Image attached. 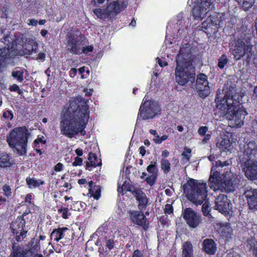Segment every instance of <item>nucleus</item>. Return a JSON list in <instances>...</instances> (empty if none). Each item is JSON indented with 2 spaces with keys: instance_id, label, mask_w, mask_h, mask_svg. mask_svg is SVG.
I'll list each match as a JSON object with an SVG mask.
<instances>
[{
  "instance_id": "f257e3e1",
  "label": "nucleus",
  "mask_w": 257,
  "mask_h": 257,
  "mask_svg": "<svg viewBox=\"0 0 257 257\" xmlns=\"http://www.w3.org/2000/svg\"><path fill=\"white\" fill-rule=\"evenodd\" d=\"M88 100H80L78 98H71L69 106L61 115L60 121L61 134L72 139L80 134L85 136V130L88 122L90 111Z\"/></svg>"
},
{
  "instance_id": "f03ea898",
  "label": "nucleus",
  "mask_w": 257,
  "mask_h": 257,
  "mask_svg": "<svg viewBox=\"0 0 257 257\" xmlns=\"http://www.w3.org/2000/svg\"><path fill=\"white\" fill-rule=\"evenodd\" d=\"M22 43V48L18 52L19 55L26 56L31 55L33 52L36 53L38 48V43L35 39L29 38L24 41L20 36L15 35L12 38L10 35H7L0 41V73L2 72V67L7 60L15 55L18 45Z\"/></svg>"
},
{
  "instance_id": "7ed1b4c3",
  "label": "nucleus",
  "mask_w": 257,
  "mask_h": 257,
  "mask_svg": "<svg viewBox=\"0 0 257 257\" xmlns=\"http://www.w3.org/2000/svg\"><path fill=\"white\" fill-rule=\"evenodd\" d=\"M215 102L216 107L228 120L234 121L236 126L241 127L244 124L247 112L240 102L238 97L225 94L223 98H220L217 95Z\"/></svg>"
},
{
  "instance_id": "20e7f679",
  "label": "nucleus",
  "mask_w": 257,
  "mask_h": 257,
  "mask_svg": "<svg viewBox=\"0 0 257 257\" xmlns=\"http://www.w3.org/2000/svg\"><path fill=\"white\" fill-rule=\"evenodd\" d=\"M250 31V29H248L243 21L239 20L236 28L238 39L231 42L230 48L234 59L236 60H239L246 55L245 61L247 63L251 61L252 55L251 40L253 36Z\"/></svg>"
},
{
  "instance_id": "39448f33",
  "label": "nucleus",
  "mask_w": 257,
  "mask_h": 257,
  "mask_svg": "<svg viewBox=\"0 0 257 257\" xmlns=\"http://www.w3.org/2000/svg\"><path fill=\"white\" fill-rule=\"evenodd\" d=\"M182 187L184 193L187 194V198L190 201L197 206L203 204L202 212L205 216L210 215L208 201H205L203 203L207 196L206 183H201L198 180L190 178Z\"/></svg>"
},
{
  "instance_id": "423d86ee",
  "label": "nucleus",
  "mask_w": 257,
  "mask_h": 257,
  "mask_svg": "<svg viewBox=\"0 0 257 257\" xmlns=\"http://www.w3.org/2000/svg\"><path fill=\"white\" fill-rule=\"evenodd\" d=\"M29 136V134L26 127H16L8 134L6 141L9 147L22 156L27 153Z\"/></svg>"
},
{
  "instance_id": "0eeeda50",
  "label": "nucleus",
  "mask_w": 257,
  "mask_h": 257,
  "mask_svg": "<svg viewBox=\"0 0 257 257\" xmlns=\"http://www.w3.org/2000/svg\"><path fill=\"white\" fill-rule=\"evenodd\" d=\"M175 74L176 81L180 85L193 84L195 81V68L191 61L176 64Z\"/></svg>"
},
{
  "instance_id": "6e6552de",
  "label": "nucleus",
  "mask_w": 257,
  "mask_h": 257,
  "mask_svg": "<svg viewBox=\"0 0 257 257\" xmlns=\"http://www.w3.org/2000/svg\"><path fill=\"white\" fill-rule=\"evenodd\" d=\"M127 6L125 1L117 0L110 3L105 9H95L93 12L100 19H113L126 9Z\"/></svg>"
},
{
  "instance_id": "1a4fd4ad",
  "label": "nucleus",
  "mask_w": 257,
  "mask_h": 257,
  "mask_svg": "<svg viewBox=\"0 0 257 257\" xmlns=\"http://www.w3.org/2000/svg\"><path fill=\"white\" fill-rule=\"evenodd\" d=\"M30 248L24 249L21 246L17 245L13 243L12 246V251L10 257H34L35 252H38L41 248L40 242L35 237H33L29 243Z\"/></svg>"
},
{
  "instance_id": "9d476101",
  "label": "nucleus",
  "mask_w": 257,
  "mask_h": 257,
  "mask_svg": "<svg viewBox=\"0 0 257 257\" xmlns=\"http://www.w3.org/2000/svg\"><path fill=\"white\" fill-rule=\"evenodd\" d=\"M161 108L159 103L155 101L145 100L141 104L139 111V115L144 120L153 118L161 113Z\"/></svg>"
},
{
  "instance_id": "9b49d317",
  "label": "nucleus",
  "mask_w": 257,
  "mask_h": 257,
  "mask_svg": "<svg viewBox=\"0 0 257 257\" xmlns=\"http://www.w3.org/2000/svg\"><path fill=\"white\" fill-rule=\"evenodd\" d=\"M86 38L81 33L71 34L67 39V50L75 55H80L82 47L85 45Z\"/></svg>"
},
{
  "instance_id": "f8f14e48",
  "label": "nucleus",
  "mask_w": 257,
  "mask_h": 257,
  "mask_svg": "<svg viewBox=\"0 0 257 257\" xmlns=\"http://www.w3.org/2000/svg\"><path fill=\"white\" fill-rule=\"evenodd\" d=\"M181 216L190 228H196L202 223L200 214L190 207L182 209Z\"/></svg>"
},
{
  "instance_id": "ddd939ff",
  "label": "nucleus",
  "mask_w": 257,
  "mask_h": 257,
  "mask_svg": "<svg viewBox=\"0 0 257 257\" xmlns=\"http://www.w3.org/2000/svg\"><path fill=\"white\" fill-rule=\"evenodd\" d=\"M215 209L225 216L232 214V205L228 197L224 194H219L215 199Z\"/></svg>"
},
{
  "instance_id": "4468645a",
  "label": "nucleus",
  "mask_w": 257,
  "mask_h": 257,
  "mask_svg": "<svg viewBox=\"0 0 257 257\" xmlns=\"http://www.w3.org/2000/svg\"><path fill=\"white\" fill-rule=\"evenodd\" d=\"M195 88L199 96L202 98H205L209 95L210 88L206 75L200 73L197 75Z\"/></svg>"
},
{
  "instance_id": "2eb2a0df",
  "label": "nucleus",
  "mask_w": 257,
  "mask_h": 257,
  "mask_svg": "<svg viewBox=\"0 0 257 257\" xmlns=\"http://www.w3.org/2000/svg\"><path fill=\"white\" fill-rule=\"evenodd\" d=\"M143 211L130 210L127 211V214L134 224L142 227L144 230L146 231L149 228V224L147 222V219Z\"/></svg>"
},
{
  "instance_id": "dca6fc26",
  "label": "nucleus",
  "mask_w": 257,
  "mask_h": 257,
  "mask_svg": "<svg viewBox=\"0 0 257 257\" xmlns=\"http://www.w3.org/2000/svg\"><path fill=\"white\" fill-rule=\"evenodd\" d=\"M26 222L25 218H22L18 216L17 219L11 225L10 227L13 234H16V239L17 241H21L26 237L28 231L24 229Z\"/></svg>"
},
{
  "instance_id": "f3484780",
  "label": "nucleus",
  "mask_w": 257,
  "mask_h": 257,
  "mask_svg": "<svg viewBox=\"0 0 257 257\" xmlns=\"http://www.w3.org/2000/svg\"><path fill=\"white\" fill-rule=\"evenodd\" d=\"M243 171L245 177L250 181L257 180V161L246 160L244 162Z\"/></svg>"
},
{
  "instance_id": "a211bd4d",
  "label": "nucleus",
  "mask_w": 257,
  "mask_h": 257,
  "mask_svg": "<svg viewBox=\"0 0 257 257\" xmlns=\"http://www.w3.org/2000/svg\"><path fill=\"white\" fill-rule=\"evenodd\" d=\"M245 196L249 208L257 211V189L247 188L244 191Z\"/></svg>"
},
{
  "instance_id": "6ab92c4d",
  "label": "nucleus",
  "mask_w": 257,
  "mask_h": 257,
  "mask_svg": "<svg viewBox=\"0 0 257 257\" xmlns=\"http://www.w3.org/2000/svg\"><path fill=\"white\" fill-rule=\"evenodd\" d=\"M192 47L189 44H185L180 47L178 54L176 57V64H183L188 62V58L191 57Z\"/></svg>"
},
{
  "instance_id": "aec40b11",
  "label": "nucleus",
  "mask_w": 257,
  "mask_h": 257,
  "mask_svg": "<svg viewBox=\"0 0 257 257\" xmlns=\"http://www.w3.org/2000/svg\"><path fill=\"white\" fill-rule=\"evenodd\" d=\"M243 155L247 156V160L257 159V144L253 140L246 141L244 145Z\"/></svg>"
},
{
  "instance_id": "412c9836",
  "label": "nucleus",
  "mask_w": 257,
  "mask_h": 257,
  "mask_svg": "<svg viewBox=\"0 0 257 257\" xmlns=\"http://www.w3.org/2000/svg\"><path fill=\"white\" fill-rule=\"evenodd\" d=\"M224 177V180L220 186L222 187L226 192H234L236 187L234 177L233 176H230V174L227 172L225 173Z\"/></svg>"
},
{
  "instance_id": "4be33fe9",
  "label": "nucleus",
  "mask_w": 257,
  "mask_h": 257,
  "mask_svg": "<svg viewBox=\"0 0 257 257\" xmlns=\"http://www.w3.org/2000/svg\"><path fill=\"white\" fill-rule=\"evenodd\" d=\"M214 166L211 168V174L209 179L210 184L212 186L220 187L224 180L225 174H221L219 171H213Z\"/></svg>"
},
{
  "instance_id": "5701e85b",
  "label": "nucleus",
  "mask_w": 257,
  "mask_h": 257,
  "mask_svg": "<svg viewBox=\"0 0 257 257\" xmlns=\"http://www.w3.org/2000/svg\"><path fill=\"white\" fill-rule=\"evenodd\" d=\"M202 249L207 254L213 255L216 252L217 247L212 239L206 238L203 241Z\"/></svg>"
},
{
  "instance_id": "b1692460",
  "label": "nucleus",
  "mask_w": 257,
  "mask_h": 257,
  "mask_svg": "<svg viewBox=\"0 0 257 257\" xmlns=\"http://www.w3.org/2000/svg\"><path fill=\"white\" fill-rule=\"evenodd\" d=\"M254 228H255V226H252V228L247 229L248 234L250 235V237L247 239V245H249L250 248L252 249L254 256L257 257V241L254 237L255 234V233L254 232Z\"/></svg>"
},
{
  "instance_id": "393cba45",
  "label": "nucleus",
  "mask_w": 257,
  "mask_h": 257,
  "mask_svg": "<svg viewBox=\"0 0 257 257\" xmlns=\"http://www.w3.org/2000/svg\"><path fill=\"white\" fill-rule=\"evenodd\" d=\"M136 199L139 202L138 208L140 210H145L148 204L149 199L146 194L141 190L136 192Z\"/></svg>"
},
{
  "instance_id": "a878e982",
  "label": "nucleus",
  "mask_w": 257,
  "mask_h": 257,
  "mask_svg": "<svg viewBox=\"0 0 257 257\" xmlns=\"http://www.w3.org/2000/svg\"><path fill=\"white\" fill-rule=\"evenodd\" d=\"M87 159L88 161L86 162L85 166L86 170L90 171V167H96L102 165L101 159H99L98 161L97 156L95 153L90 152L88 154Z\"/></svg>"
},
{
  "instance_id": "bb28decb",
  "label": "nucleus",
  "mask_w": 257,
  "mask_h": 257,
  "mask_svg": "<svg viewBox=\"0 0 257 257\" xmlns=\"http://www.w3.org/2000/svg\"><path fill=\"white\" fill-rule=\"evenodd\" d=\"M67 231H70V229L67 227L55 228L51 233L50 237L51 239L53 238L56 242H59L65 237V233Z\"/></svg>"
},
{
  "instance_id": "cd10ccee",
  "label": "nucleus",
  "mask_w": 257,
  "mask_h": 257,
  "mask_svg": "<svg viewBox=\"0 0 257 257\" xmlns=\"http://www.w3.org/2000/svg\"><path fill=\"white\" fill-rule=\"evenodd\" d=\"M193 247L190 241H185L183 245L182 257H193Z\"/></svg>"
},
{
  "instance_id": "c85d7f7f",
  "label": "nucleus",
  "mask_w": 257,
  "mask_h": 257,
  "mask_svg": "<svg viewBox=\"0 0 257 257\" xmlns=\"http://www.w3.org/2000/svg\"><path fill=\"white\" fill-rule=\"evenodd\" d=\"M216 146L223 152L229 151L231 147V143L228 138H221L219 140L216 144Z\"/></svg>"
},
{
  "instance_id": "c756f323",
  "label": "nucleus",
  "mask_w": 257,
  "mask_h": 257,
  "mask_svg": "<svg viewBox=\"0 0 257 257\" xmlns=\"http://www.w3.org/2000/svg\"><path fill=\"white\" fill-rule=\"evenodd\" d=\"M232 229L228 224H220L218 228L220 235L225 238H229L231 234Z\"/></svg>"
},
{
  "instance_id": "7c9ffc66",
  "label": "nucleus",
  "mask_w": 257,
  "mask_h": 257,
  "mask_svg": "<svg viewBox=\"0 0 257 257\" xmlns=\"http://www.w3.org/2000/svg\"><path fill=\"white\" fill-rule=\"evenodd\" d=\"M27 185L29 188H35L39 187L40 185L45 184V182L42 180H37L35 178H30L28 177L26 179Z\"/></svg>"
},
{
  "instance_id": "2f4dec72",
  "label": "nucleus",
  "mask_w": 257,
  "mask_h": 257,
  "mask_svg": "<svg viewBox=\"0 0 257 257\" xmlns=\"http://www.w3.org/2000/svg\"><path fill=\"white\" fill-rule=\"evenodd\" d=\"M205 13L195 3L191 11V15L195 20H201L203 13Z\"/></svg>"
},
{
  "instance_id": "473e14b6",
  "label": "nucleus",
  "mask_w": 257,
  "mask_h": 257,
  "mask_svg": "<svg viewBox=\"0 0 257 257\" xmlns=\"http://www.w3.org/2000/svg\"><path fill=\"white\" fill-rule=\"evenodd\" d=\"M10 159L11 157L8 154H2L0 156V167L3 168L10 167L12 165Z\"/></svg>"
},
{
  "instance_id": "72a5a7b5",
  "label": "nucleus",
  "mask_w": 257,
  "mask_h": 257,
  "mask_svg": "<svg viewBox=\"0 0 257 257\" xmlns=\"http://www.w3.org/2000/svg\"><path fill=\"white\" fill-rule=\"evenodd\" d=\"M244 10L247 11L254 5L255 0H235Z\"/></svg>"
},
{
  "instance_id": "f704fd0d",
  "label": "nucleus",
  "mask_w": 257,
  "mask_h": 257,
  "mask_svg": "<svg viewBox=\"0 0 257 257\" xmlns=\"http://www.w3.org/2000/svg\"><path fill=\"white\" fill-rule=\"evenodd\" d=\"M196 3L205 13L209 10L212 4L209 0H197Z\"/></svg>"
},
{
  "instance_id": "c9c22d12",
  "label": "nucleus",
  "mask_w": 257,
  "mask_h": 257,
  "mask_svg": "<svg viewBox=\"0 0 257 257\" xmlns=\"http://www.w3.org/2000/svg\"><path fill=\"white\" fill-rule=\"evenodd\" d=\"M161 168L165 174H167L171 171V163L166 159H162L161 161Z\"/></svg>"
},
{
  "instance_id": "e433bc0d",
  "label": "nucleus",
  "mask_w": 257,
  "mask_h": 257,
  "mask_svg": "<svg viewBox=\"0 0 257 257\" xmlns=\"http://www.w3.org/2000/svg\"><path fill=\"white\" fill-rule=\"evenodd\" d=\"M228 61L229 60L226 55L223 54L219 58L217 66L220 69H223L225 66L228 63Z\"/></svg>"
},
{
  "instance_id": "4c0bfd02",
  "label": "nucleus",
  "mask_w": 257,
  "mask_h": 257,
  "mask_svg": "<svg viewBox=\"0 0 257 257\" xmlns=\"http://www.w3.org/2000/svg\"><path fill=\"white\" fill-rule=\"evenodd\" d=\"M216 25H217L216 23L214 24L212 20L207 19L202 23L201 28L203 31H205L208 30L209 28H212V26H215L216 28H217Z\"/></svg>"
},
{
  "instance_id": "58836bf2",
  "label": "nucleus",
  "mask_w": 257,
  "mask_h": 257,
  "mask_svg": "<svg viewBox=\"0 0 257 257\" xmlns=\"http://www.w3.org/2000/svg\"><path fill=\"white\" fill-rule=\"evenodd\" d=\"M58 213L59 214H61L62 218L64 219H68L71 215V213L69 211L68 208L62 206L58 209Z\"/></svg>"
},
{
  "instance_id": "ea45409f",
  "label": "nucleus",
  "mask_w": 257,
  "mask_h": 257,
  "mask_svg": "<svg viewBox=\"0 0 257 257\" xmlns=\"http://www.w3.org/2000/svg\"><path fill=\"white\" fill-rule=\"evenodd\" d=\"M133 186L127 181H125L122 186H121L120 191V188L118 187L117 191L121 193L122 195L125 194L127 192H131Z\"/></svg>"
},
{
  "instance_id": "a19ab883",
  "label": "nucleus",
  "mask_w": 257,
  "mask_h": 257,
  "mask_svg": "<svg viewBox=\"0 0 257 257\" xmlns=\"http://www.w3.org/2000/svg\"><path fill=\"white\" fill-rule=\"evenodd\" d=\"M12 76L17 79V81L22 82L24 80V71L23 70H16L12 72Z\"/></svg>"
},
{
  "instance_id": "79ce46f5",
  "label": "nucleus",
  "mask_w": 257,
  "mask_h": 257,
  "mask_svg": "<svg viewBox=\"0 0 257 257\" xmlns=\"http://www.w3.org/2000/svg\"><path fill=\"white\" fill-rule=\"evenodd\" d=\"M157 179V173H155V174H152L150 176L147 177L145 181H146L148 185L151 187L154 186L156 183Z\"/></svg>"
},
{
  "instance_id": "37998d69",
  "label": "nucleus",
  "mask_w": 257,
  "mask_h": 257,
  "mask_svg": "<svg viewBox=\"0 0 257 257\" xmlns=\"http://www.w3.org/2000/svg\"><path fill=\"white\" fill-rule=\"evenodd\" d=\"M3 117L8 120H12L14 117V113L11 110H4L3 111Z\"/></svg>"
},
{
  "instance_id": "c03bdc74",
  "label": "nucleus",
  "mask_w": 257,
  "mask_h": 257,
  "mask_svg": "<svg viewBox=\"0 0 257 257\" xmlns=\"http://www.w3.org/2000/svg\"><path fill=\"white\" fill-rule=\"evenodd\" d=\"M32 59L39 62H44L46 59V53L45 51L40 52L38 54L35 55Z\"/></svg>"
},
{
  "instance_id": "a18cd8bd",
  "label": "nucleus",
  "mask_w": 257,
  "mask_h": 257,
  "mask_svg": "<svg viewBox=\"0 0 257 257\" xmlns=\"http://www.w3.org/2000/svg\"><path fill=\"white\" fill-rule=\"evenodd\" d=\"M156 162L152 161L151 164L147 168V171L152 174H155V173H157V169L156 167Z\"/></svg>"
},
{
  "instance_id": "49530a36",
  "label": "nucleus",
  "mask_w": 257,
  "mask_h": 257,
  "mask_svg": "<svg viewBox=\"0 0 257 257\" xmlns=\"http://www.w3.org/2000/svg\"><path fill=\"white\" fill-rule=\"evenodd\" d=\"M94 49L93 46L92 45H88L85 47H82L81 50V54L84 53L85 54H87L89 53L93 52Z\"/></svg>"
},
{
  "instance_id": "de8ad7c7",
  "label": "nucleus",
  "mask_w": 257,
  "mask_h": 257,
  "mask_svg": "<svg viewBox=\"0 0 257 257\" xmlns=\"http://www.w3.org/2000/svg\"><path fill=\"white\" fill-rule=\"evenodd\" d=\"M3 190L4 192L5 195L6 196H7V197H9L10 196H11L12 189H11V187L9 185H7V184H5L3 187Z\"/></svg>"
},
{
  "instance_id": "09e8293b",
  "label": "nucleus",
  "mask_w": 257,
  "mask_h": 257,
  "mask_svg": "<svg viewBox=\"0 0 257 257\" xmlns=\"http://www.w3.org/2000/svg\"><path fill=\"white\" fill-rule=\"evenodd\" d=\"M191 150L187 147L184 148V151L183 152L182 155L187 161H189L191 157Z\"/></svg>"
},
{
  "instance_id": "8fccbe9b",
  "label": "nucleus",
  "mask_w": 257,
  "mask_h": 257,
  "mask_svg": "<svg viewBox=\"0 0 257 257\" xmlns=\"http://www.w3.org/2000/svg\"><path fill=\"white\" fill-rule=\"evenodd\" d=\"M83 164V160L79 157H76L74 158V161L72 163V166L74 167L81 166Z\"/></svg>"
},
{
  "instance_id": "3c124183",
  "label": "nucleus",
  "mask_w": 257,
  "mask_h": 257,
  "mask_svg": "<svg viewBox=\"0 0 257 257\" xmlns=\"http://www.w3.org/2000/svg\"><path fill=\"white\" fill-rule=\"evenodd\" d=\"M168 137L169 136L168 135H164L161 137H159V138L154 139L153 140L156 144H160L163 141L168 139Z\"/></svg>"
},
{
  "instance_id": "603ef678",
  "label": "nucleus",
  "mask_w": 257,
  "mask_h": 257,
  "mask_svg": "<svg viewBox=\"0 0 257 257\" xmlns=\"http://www.w3.org/2000/svg\"><path fill=\"white\" fill-rule=\"evenodd\" d=\"M208 130V127L207 126H202L199 127L198 130V133L201 136H204Z\"/></svg>"
},
{
  "instance_id": "864d4df0",
  "label": "nucleus",
  "mask_w": 257,
  "mask_h": 257,
  "mask_svg": "<svg viewBox=\"0 0 257 257\" xmlns=\"http://www.w3.org/2000/svg\"><path fill=\"white\" fill-rule=\"evenodd\" d=\"M91 196L96 200H98L101 195V190L100 188H98L95 190V191H92V193H91Z\"/></svg>"
},
{
  "instance_id": "5fc2aeb1",
  "label": "nucleus",
  "mask_w": 257,
  "mask_h": 257,
  "mask_svg": "<svg viewBox=\"0 0 257 257\" xmlns=\"http://www.w3.org/2000/svg\"><path fill=\"white\" fill-rule=\"evenodd\" d=\"M173 212V207L172 205L167 204L165 205L164 212L165 214H171Z\"/></svg>"
},
{
  "instance_id": "6e6d98bb",
  "label": "nucleus",
  "mask_w": 257,
  "mask_h": 257,
  "mask_svg": "<svg viewBox=\"0 0 257 257\" xmlns=\"http://www.w3.org/2000/svg\"><path fill=\"white\" fill-rule=\"evenodd\" d=\"M106 247L109 249V250L112 249L114 247V241L112 239H109L106 241Z\"/></svg>"
},
{
  "instance_id": "4d7b16f0",
  "label": "nucleus",
  "mask_w": 257,
  "mask_h": 257,
  "mask_svg": "<svg viewBox=\"0 0 257 257\" xmlns=\"http://www.w3.org/2000/svg\"><path fill=\"white\" fill-rule=\"evenodd\" d=\"M132 257H144L142 251L138 249L135 250Z\"/></svg>"
},
{
  "instance_id": "13d9d810",
  "label": "nucleus",
  "mask_w": 257,
  "mask_h": 257,
  "mask_svg": "<svg viewBox=\"0 0 257 257\" xmlns=\"http://www.w3.org/2000/svg\"><path fill=\"white\" fill-rule=\"evenodd\" d=\"M32 193H31L27 194L24 199L25 203L31 204L32 203Z\"/></svg>"
},
{
  "instance_id": "bf43d9fd",
  "label": "nucleus",
  "mask_w": 257,
  "mask_h": 257,
  "mask_svg": "<svg viewBox=\"0 0 257 257\" xmlns=\"http://www.w3.org/2000/svg\"><path fill=\"white\" fill-rule=\"evenodd\" d=\"M63 165L61 163H58L54 166V169L56 172H60L63 170Z\"/></svg>"
},
{
  "instance_id": "052dcab7",
  "label": "nucleus",
  "mask_w": 257,
  "mask_h": 257,
  "mask_svg": "<svg viewBox=\"0 0 257 257\" xmlns=\"http://www.w3.org/2000/svg\"><path fill=\"white\" fill-rule=\"evenodd\" d=\"M28 24L29 26H33L36 27L38 24V21L34 19H29Z\"/></svg>"
},
{
  "instance_id": "680f3d73",
  "label": "nucleus",
  "mask_w": 257,
  "mask_h": 257,
  "mask_svg": "<svg viewBox=\"0 0 257 257\" xmlns=\"http://www.w3.org/2000/svg\"><path fill=\"white\" fill-rule=\"evenodd\" d=\"M228 165V163L227 161H224L223 162H222L220 161H218L216 162V167H223L224 166H226Z\"/></svg>"
},
{
  "instance_id": "e2e57ef3",
  "label": "nucleus",
  "mask_w": 257,
  "mask_h": 257,
  "mask_svg": "<svg viewBox=\"0 0 257 257\" xmlns=\"http://www.w3.org/2000/svg\"><path fill=\"white\" fill-rule=\"evenodd\" d=\"M157 60H158V63L161 67H163L168 65V63L166 61H162L160 58L157 57Z\"/></svg>"
},
{
  "instance_id": "0e129e2a",
  "label": "nucleus",
  "mask_w": 257,
  "mask_h": 257,
  "mask_svg": "<svg viewBox=\"0 0 257 257\" xmlns=\"http://www.w3.org/2000/svg\"><path fill=\"white\" fill-rule=\"evenodd\" d=\"M139 153L142 157H144L146 153V148L144 146H142L139 148Z\"/></svg>"
},
{
  "instance_id": "69168bd1",
  "label": "nucleus",
  "mask_w": 257,
  "mask_h": 257,
  "mask_svg": "<svg viewBox=\"0 0 257 257\" xmlns=\"http://www.w3.org/2000/svg\"><path fill=\"white\" fill-rule=\"evenodd\" d=\"M204 136V138L202 140V144H204L207 143V142L211 138V135L210 134H205Z\"/></svg>"
},
{
  "instance_id": "338daca9",
  "label": "nucleus",
  "mask_w": 257,
  "mask_h": 257,
  "mask_svg": "<svg viewBox=\"0 0 257 257\" xmlns=\"http://www.w3.org/2000/svg\"><path fill=\"white\" fill-rule=\"evenodd\" d=\"M19 89V86L16 84H13L9 88V90L11 91H17Z\"/></svg>"
},
{
  "instance_id": "774afa93",
  "label": "nucleus",
  "mask_w": 257,
  "mask_h": 257,
  "mask_svg": "<svg viewBox=\"0 0 257 257\" xmlns=\"http://www.w3.org/2000/svg\"><path fill=\"white\" fill-rule=\"evenodd\" d=\"M226 257H241V256L237 252H230L227 254Z\"/></svg>"
}]
</instances>
